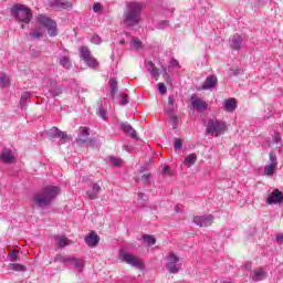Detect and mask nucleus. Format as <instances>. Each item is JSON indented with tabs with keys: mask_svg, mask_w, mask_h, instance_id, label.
I'll return each mask as SVG.
<instances>
[{
	"mask_svg": "<svg viewBox=\"0 0 283 283\" xmlns=\"http://www.w3.org/2000/svg\"><path fill=\"white\" fill-rule=\"evenodd\" d=\"M240 69H231L230 76H238L240 74Z\"/></svg>",
	"mask_w": 283,
	"mask_h": 283,
	"instance_id": "nucleus-49",
	"label": "nucleus"
},
{
	"mask_svg": "<svg viewBox=\"0 0 283 283\" xmlns=\"http://www.w3.org/2000/svg\"><path fill=\"white\" fill-rule=\"evenodd\" d=\"M54 240H55V244H56V247H59V249H65V247H70V244H72V241H70L65 237H55Z\"/></svg>",
	"mask_w": 283,
	"mask_h": 283,
	"instance_id": "nucleus-26",
	"label": "nucleus"
},
{
	"mask_svg": "<svg viewBox=\"0 0 283 283\" xmlns=\"http://www.w3.org/2000/svg\"><path fill=\"white\" fill-rule=\"evenodd\" d=\"M29 36H31V39L39 40L41 36H43V30L34 29L33 32L29 33Z\"/></svg>",
	"mask_w": 283,
	"mask_h": 283,
	"instance_id": "nucleus-36",
	"label": "nucleus"
},
{
	"mask_svg": "<svg viewBox=\"0 0 283 283\" xmlns=\"http://www.w3.org/2000/svg\"><path fill=\"white\" fill-rule=\"evenodd\" d=\"M213 214H208V216H197L193 218L192 222L197 227H211L213 224Z\"/></svg>",
	"mask_w": 283,
	"mask_h": 283,
	"instance_id": "nucleus-10",
	"label": "nucleus"
},
{
	"mask_svg": "<svg viewBox=\"0 0 283 283\" xmlns=\"http://www.w3.org/2000/svg\"><path fill=\"white\" fill-rule=\"evenodd\" d=\"M54 262H61L62 264H69L70 258L63 255V254H56L54 258Z\"/></svg>",
	"mask_w": 283,
	"mask_h": 283,
	"instance_id": "nucleus-35",
	"label": "nucleus"
},
{
	"mask_svg": "<svg viewBox=\"0 0 283 283\" xmlns=\"http://www.w3.org/2000/svg\"><path fill=\"white\" fill-rule=\"evenodd\" d=\"M191 105L195 109H197V112L202 113L205 112V109H207L208 105L207 102H205L201 98H193L191 97Z\"/></svg>",
	"mask_w": 283,
	"mask_h": 283,
	"instance_id": "nucleus-20",
	"label": "nucleus"
},
{
	"mask_svg": "<svg viewBox=\"0 0 283 283\" xmlns=\"http://www.w3.org/2000/svg\"><path fill=\"white\" fill-rule=\"evenodd\" d=\"M129 103V96L125 93L120 94L119 105H127Z\"/></svg>",
	"mask_w": 283,
	"mask_h": 283,
	"instance_id": "nucleus-40",
	"label": "nucleus"
},
{
	"mask_svg": "<svg viewBox=\"0 0 283 283\" xmlns=\"http://www.w3.org/2000/svg\"><path fill=\"white\" fill-rule=\"evenodd\" d=\"M108 84H109L111 98H116V94H118V81H116V77H113L108 81Z\"/></svg>",
	"mask_w": 283,
	"mask_h": 283,
	"instance_id": "nucleus-25",
	"label": "nucleus"
},
{
	"mask_svg": "<svg viewBox=\"0 0 283 283\" xmlns=\"http://www.w3.org/2000/svg\"><path fill=\"white\" fill-rule=\"evenodd\" d=\"M175 211L176 213H180V206H176Z\"/></svg>",
	"mask_w": 283,
	"mask_h": 283,
	"instance_id": "nucleus-56",
	"label": "nucleus"
},
{
	"mask_svg": "<svg viewBox=\"0 0 283 283\" xmlns=\"http://www.w3.org/2000/svg\"><path fill=\"white\" fill-rule=\"evenodd\" d=\"M61 193V189L56 186H45L33 196V202L36 207L43 209L48 207Z\"/></svg>",
	"mask_w": 283,
	"mask_h": 283,
	"instance_id": "nucleus-1",
	"label": "nucleus"
},
{
	"mask_svg": "<svg viewBox=\"0 0 283 283\" xmlns=\"http://www.w3.org/2000/svg\"><path fill=\"white\" fill-rule=\"evenodd\" d=\"M84 242H86L88 247H98V243L101 242V237H98V234L94 232H90L85 237Z\"/></svg>",
	"mask_w": 283,
	"mask_h": 283,
	"instance_id": "nucleus-19",
	"label": "nucleus"
},
{
	"mask_svg": "<svg viewBox=\"0 0 283 283\" xmlns=\"http://www.w3.org/2000/svg\"><path fill=\"white\" fill-rule=\"evenodd\" d=\"M76 143L77 145H81V147H94L96 139H90V129L80 127Z\"/></svg>",
	"mask_w": 283,
	"mask_h": 283,
	"instance_id": "nucleus-7",
	"label": "nucleus"
},
{
	"mask_svg": "<svg viewBox=\"0 0 283 283\" xmlns=\"http://www.w3.org/2000/svg\"><path fill=\"white\" fill-rule=\"evenodd\" d=\"M223 109L230 113H232L234 109H238V101L235 98L226 99L223 103Z\"/></svg>",
	"mask_w": 283,
	"mask_h": 283,
	"instance_id": "nucleus-24",
	"label": "nucleus"
},
{
	"mask_svg": "<svg viewBox=\"0 0 283 283\" xmlns=\"http://www.w3.org/2000/svg\"><path fill=\"white\" fill-rule=\"evenodd\" d=\"M266 205H280V202H283V192L279 189H274L273 192H271L266 199Z\"/></svg>",
	"mask_w": 283,
	"mask_h": 283,
	"instance_id": "nucleus-12",
	"label": "nucleus"
},
{
	"mask_svg": "<svg viewBox=\"0 0 283 283\" xmlns=\"http://www.w3.org/2000/svg\"><path fill=\"white\" fill-rule=\"evenodd\" d=\"M99 193H101V186L98 184H93L92 189L86 191V196L87 198H90V200H96Z\"/></svg>",
	"mask_w": 283,
	"mask_h": 283,
	"instance_id": "nucleus-23",
	"label": "nucleus"
},
{
	"mask_svg": "<svg viewBox=\"0 0 283 283\" xmlns=\"http://www.w3.org/2000/svg\"><path fill=\"white\" fill-rule=\"evenodd\" d=\"M10 85V77L4 73H0V87H8Z\"/></svg>",
	"mask_w": 283,
	"mask_h": 283,
	"instance_id": "nucleus-34",
	"label": "nucleus"
},
{
	"mask_svg": "<svg viewBox=\"0 0 283 283\" xmlns=\"http://www.w3.org/2000/svg\"><path fill=\"white\" fill-rule=\"evenodd\" d=\"M46 134L48 136H50V138H60V142L62 143V145H65V143H67V133L61 132L56 127H52L46 132Z\"/></svg>",
	"mask_w": 283,
	"mask_h": 283,
	"instance_id": "nucleus-11",
	"label": "nucleus"
},
{
	"mask_svg": "<svg viewBox=\"0 0 283 283\" xmlns=\"http://www.w3.org/2000/svg\"><path fill=\"white\" fill-rule=\"evenodd\" d=\"M60 65L65 67V70H70L72 67V62H70V57L63 55L60 57Z\"/></svg>",
	"mask_w": 283,
	"mask_h": 283,
	"instance_id": "nucleus-31",
	"label": "nucleus"
},
{
	"mask_svg": "<svg viewBox=\"0 0 283 283\" xmlns=\"http://www.w3.org/2000/svg\"><path fill=\"white\" fill-rule=\"evenodd\" d=\"M217 85L218 77L216 75H208L203 84L199 87V90H210V92H212V90H216Z\"/></svg>",
	"mask_w": 283,
	"mask_h": 283,
	"instance_id": "nucleus-13",
	"label": "nucleus"
},
{
	"mask_svg": "<svg viewBox=\"0 0 283 283\" xmlns=\"http://www.w3.org/2000/svg\"><path fill=\"white\" fill-rule=\"evenodd\" d=\"M242 35L240 34H234L230 38L229 40V44H230V48L232 50H240V48H242Z\"/></svg>",
	"mask_w": 283,
	"mask_h": 283,
	"instance_id": "nucleus-21",
	"label": "nucleus"
},
{
	"mask_svg": "<svg viewBox=\"0 0 283 283\" xmlns=\"http://www.w3.org/2000/svg\"><path fill=\"white\" fill-rule=\"evenodd\" d=\"M50 8L54 10H70L72 8L71 1H61V0H49Z\"/></svg>",
	"mask_w": 283,
	"mask_h": 283,
	"instance_id": "nucleus-15",
	"label": "nucleus"
},
{
	"mask_svg": "<svg viewBox=\"0 0 283 283\" xmlns=\"http://www.w3.org/2000/svg\"><path fill=\"white\" fill-rule=\"evenodd\" d=\"M168 105L169 106L174 105V96L168 97Z\"/></svg>",
	"mask_w": 283,
	"mask_h": 283,
	"instance_id": "nucleus-54",
	"label": "nucleus"
},
{
	"mask_svg": "<svg viewBox=\"0 0 283 283\" xmlns=\"http://www.w3.org/2000/svg\"><path fill=\"white\" fill-rule=\"evenodd\" d=\"M170 65H174V66L178 65L177 60L176 59L170 60Z\"/></svg>",
	"mask_w": 283,
	"mask_h": 283,
	"instance_id": "nucleus-55",
	"label": "nucleus"
},
{
	"mask_svg": "<svg viewBox=\"0 0 283 283\" xmlns=\"http://www.w3.org/2000/svg\"><path fill=\"white\" fill-rule=\"evenodd\" d=\"M277 167V157L275 154L270 153V164L264 167L265 176H273L275 174V169Z\"/></svg>",
	"mask_w": 283,
	"mask_h": 283,
	"instance_id": "nucleus-14",
	"label": "nucleus"
},
{
	"mask_svg": "<svg viewBox=\"0 0 283 283\" xmlns=\"http://www.w3.org/2000/svg\"><path fill=\"white\" fill-rule=\"evenodd\" d=\"M138 200H143L144 202H147V200H149V198H147V196L143 192L138 193Z\"/></svg>",
	"mask_w": 283,
	"mask_h": 283,
	"instance_id": "nucleus-50",
	"label": "nucleus"
},
{
	"mask_svg": "<svg viewBox=\"0 0 283 283\" xmlns=\"http://www.w3.org/2000/svg\"><path fill=\"white\" fill-rule=\"evenodd\" d=\"M119 43H120V45H124L125 40H120Z\"/></svg>",
	"mask_w": 283,
	"mask_h": 283,
	"instance_id": "nucleus-58",
	"label": "nucleus"
},
{
	"mask_svg": "<svg viewBox=\"0 0 283 283\" xmlns=\"http://www.w3.org/2000/svg\"><path fill=\"white\" fill-rule=\"evenodd\" d=\"M96 114L99 118H103V120H107V102L105 99L97 102Z\"/></svg>",
	"mask_w": 283,
	"mask_h": 283,
	"instance_id": "nucleus-18",
	"label": "nucleus"
},
{
	"mask_svg": "<svg viewBox=\"0 0 283 283\" xmlns=\"http://www.w3.org/2000/svg\"><path fill=\"white\" fill-rule=\"evenodd\" d=\"M161 70L164 71L165 78H169V73H167V66L163 65Z\"/></svg>",
	"mask_w": 283,
	"mask_h": 283,
	"instance_id": "nucleus-52",
	"label": "nucleus"
},
{
	"mask_svg": "<svg viewBox=\"0 0 283 283\" xmlns=\"http://www.w3.org/2000/svg\"><path fill=\"white\" fill-rule=\"evenodd\" d=\"M146 69L148 70V72H150L156 69V65L154 64V62L149 61L146 63Z\"/></svg>",
	"mask_w": 283,
	"mask_h": 283,
	"instance_id": "nucleus-48",
	"label": "nucleus"
},
{
	"mask_svg": "<svg viewBox=\"0 0 283 283\" xmlns=\"http://www.w3.org/2000/svg\"><path fill=\"white\" fill-rule=\"evenodd\" d=\"M127 8L128 10L124 13L123 23L126 28H134L140 23V14L145 4L143 2H130Z\"/></svg>",
	"mask_w": 283,
	"mask_h": 283,
	"instance_id": "nucleus-2",
	"label": "nucleus"
},
{
	"mask_svg": "<svg viewBox=\"0 0 283 283\" xmlns=\"http://www.w3.org/2000/svg\"><path fill=\"white\" fill-rule=\"evenodd\" d=\"M91 41H92V43H95V45H98V44H101V36L93 35Z\"/></svg>",
	"mask_w": 283,
	"mask_h": 283,
	"instance_id": "nucleus-47",
	"label": "nucleus"
},
{
	"mask_svg": "<svg viewBox=\"0 0 283 283\" xmlns=\"http://www.w3.org/2000/svg\"><path fill=\"white\" fill-rule=\"evenodd\" d=\"M93 11L96 13H101L103 12V4H101V2H96L93 4Z\"/></svg>",
	"mask_w": 283,
	"mask_h": 283,
	"instance_id": "nucleus-44",
	"label": "nucleus"
},
{
	"mask_svg": "<svg viewBox=\"0 0 283 283\" xmlns=\"http://www.w3.org/2000/svg\"><path fill=\"white\" fill-rule=\"evenodd\" d=\"M96 147H101V144H97Z\"/></svg>",
	"mask_w": 283,
	"mask_h": 283,
	"instance_id": "nucleus-61",
	"label": "nucleus"
},
{
	"mask_svg": "<svg viewBox=\"0 0 283 283\" xmlns=\"http://www.w3.org/2000/svg\"><path fill=\"white\" fill-rule=\"evenodd\" d=\"M119 260L126 264H129L130 266H134L138 271L145 270V262H143V260H140L138 256L130 254L125 250L119 251Z\"/></svg>",
	"mask_w": 283,
	"mask_h": 283,
	"instance_id": "nucleus-4",
	"label": "nucleus"
},
{
	"mask_svg": "<svg viewBox=\"0 0 283 283\" xmlns=\"http://www.w3.org/2000/svg\"><path fill=\"white\" fill-rule=\"evenodd\" d=\"M9 270L17 271L18 273H21V272L28 271V268L20 263H11V264H9Z\"/></svg>",
	"mask_w": 283,
	"mask_h": 283,
	"instance_id": "nucleus-29",
	"label": "nucleus"
},
{
	"mask_svg": "<svg viewBox=\"0 0 283 283\" xmlns=\"http://www.w3.org/2000/svg\"><path fill=\"white\" fill-rule=\"evenodd\" d=\"M38 23L48 30L49 36H56V34H59L56 29V21L52 20V18L40 14L38 17Z\"/></svg>",
	"mask_w": 283,
	"mask_h": 283,
	"instance_id": "nucleus-6",
	"label": "nucleus"
},
{
	"mask_svg": "<svg viewBox=\"0 0 283 283\" xmlns=\"http://www.w3.org/2000/svg\"><path fill=\"white\" fill-rule=\"evenodd\" d=\"M69 264H71V266H74V269H76L78 273H83L85 269V261L76 256H70Z\"/></svg>",
	"mask_w": 283,
	"mask_h": 283,
	"instance_id": "nucleus-17",
	"label": "nucleus"
},
{
	"mask_svg": "<svg viewBox=\"0 0 283 283\" xmlns=\"http://www.w3.org/2000/svg\"><path fill=\"white\" fill-rule=\"evenodd\" d=\"M19 255V251L17 250H12L9 254H8V260L9 262H17V256Z\"/></svg>",
	"mask_w": 283,
	"mask_h": 283,
	"instance_id": "nucleus-38",
	"label": "nucleus"
},
{
	"mask_svg": "<svg viewBox=\"0 0 283 283\" xmlns=\"http://www.w3.org/2000/svg\"><path fill=\"white\" fill-rule=\"evenodd\" d=\"M227 132V123L219 119H209L206 128V134L210 136H222Z\"/></svg>",
	"mask_w": 283,
	"mask_h": 283,
	"instance_id": "nucleus-5",
	"label": "nucleus"
},
{
	"mask_svg": "<svg viewBox=\"0 0 283 283\" xmlns=\"http://www.w3.org/2000/svg\"><path fill=\"white\" fill-rule=\"evenodd\" d=\"M11 14L20 21V23H30L32 21V12L23 4H15L11 9Z\"/></svg>",
	"mask_w": 283,
	"mask_h": 283,
	"instance_id": "nucleus-3",
	"label": "nucleus"
},
{
	"mask_svg": "<svg viewBox=\"0 0 283 283\" xmlns=\"http://www.w3.org/2000/svg\"><path fill=\"white\" fill-rule=\"evenodd\" d=\"M166 260V269L169 273L176 274L180 272V258H178V255H176L174 252H169Z\"/></svg>",
	"mask_w": 283,
	"mask_h": 283,
	"instance_id": "nucleus-8",
	"label": "nucleus"
},
{
	"mask_svg": "<svg viewBox=\"0 0 283 283\" xmlns=\"http://www.w3.org/2000/svg\"><path fill=\"white\" fill-rule=\"evenodd\" d=\"M167 171H169V166L164 167V172L167 174Z\"/></svg>",
	"mask_w": 283,
	"mask_h": 283,
	"instance_id": "nucleus-57",
	"label": "nucleus"
},
{
	"mask_svg": "<svg viewBox=\"0 0 283 283\" xmlns=\"http://www.w3.org/2000/svg\"><path fill=\"white\" fill-rule=\"evenodd\" d=\"M109 163L111 165H113V167H120V165L123 164V159L118 157H111Z\"/></svg>",
	"mask_w": 283,
	"mask_h": 283,
	"instance_id": "nucleus-37",
	"label": "nucleus"
},
{
	"mask_svg": "<svg viewBox=\"0 0 283 283\" xmlns=\"http://www.w3.org/2000/svg\"><path fill=\"white\" fill-rule=\"evenodd\" d=\"M120 130L126 134V136H129L134 140H138V133H136V129H134L133 126H130L129 123H122L120 124Z\"/></svg>",
	"mask_w": 283,
	"mask_h": 283,
	"instance_id": "nucleus-16",
	"label": "nucleus"
},
{
	"mask_svg": "<svg viewBox=\"0 0 283 283\" xmlns=\"http://www.w3.org/2000/svg\"><path fill=\"white\" fill-rule=\"evenodd\" d=\"M30 96H32V94H30V92L22 93L21 98H20V105H21L22 109H23L24 105H28V103H30Z\"/></svg>",
	"mask_w": 283,
	"mask_h": 283,
	"instance_id": "nucleus-32",
	"label": "nucleus"
},
{
	"mask_svg": "<svg viewBox=\"0 0 283 283\" xmlns=\"http://www.w3.org/2000/svg\"><path fill=\"white\" fill-rule=\"evenodd\" d=\"M140 171H142V172L145 171V167H142V168H140Z\"/></svg>",
	"mask_w": 283,
	"mask_h": 283,
	"instance_id": "nucleus-60",
	"label": "nucleus"
},
{
	"mask_svg": "<svg viewBox=\"0 0 283 283\" xmlns=\"http://www.w3.org/2000/svg\"><path fill=\"white\" fill-rule=\"evenodd\" d=\"M276 242L277 244H283V233L276 235Z\"/></svg>",
	"mask_w": 283,
	"mask_h": 283,
	"instance_id": "nucleus-51",
	"label": "nucleus"
},
{
	"mask_svg": "<svg viewBox=\"0 0 283 283\" xmlns=\"http://www.w3.org/2000/svg\"><path fill=\"white\" fill-rule=\"evenodd\" d=\"M157 87H158V92H159V94H161V96H165V94H167V86L165 85V83H158Z\"/></svg>",
	"mask_w": 283,
	"mask_h": 283,
	"instance_id": "nucleus-39",
	"label": "nucleus"
},
{
	"mask_svg": "<svg viewBox=\"0 0 283 283\" xmlns=\"http://www.w3.org/2000/svg\"><path fill=\"white\" fill-rule=\"evenodd\" d=\"M142 180L145 185H151V175L150 174L143 175Z\"/></svg>",
	"mask_w": 283,
	"mask_h": 283,
	"instance_id": "nucleus-43",
	"label": "nucleus"
},
{
	"mask_svg": "<svg viewBox=\"0 0 283 283\" xmlns=\"http://www.w3.org/2000/svg\"><path fill=\"white\" fill-rule=\"evenodd\" d=\"M143 241L148 244V247H154L156 244V238L151 234H144Z\"/></svg>",
	"mask_w": 283,
	"mask_h": 283,
	"instance_id": "nucleus-33",
	"label": "nucleus"
},
{
	"mask_svg": "<svg viewBox=\"0 0 283 283\" xmlns=\"http://www.w3.org/2000/svg\"><path fill=\"white\" fill-rule=\"evenodd\" d=\"M166 112H167V114H168V116H169V118H170V120H171V123H172L174 129H176V127H178V116H176V115L174 114V109H171V108H169V109L166 111Z\"/></svg>",
	"mask_w": 283,
	"mask_h": 283,
	"instance_id": "nucleus-30",
	"label": "nucleus"
},
{
	"mask_svg": "<svg viewBox=\"0 0 283 283\" xmlns=\"http://www.w3.org/2000/svg\"><path fill=\"white\" fill-rule=\"evenodd\" d=\"M274 140H275V143H282V136H280V134H276L274 136Z\"/></svg>",
	"mask_w": 283,
	"mask_h": 283,
	"instance_id": "nucleus-53",
	"label": "nucleus"
},
{
	"mask_svg": "<svg viewBox=\"0 0 283 283\" xmlns=\"http://www.w3.org/2000/svg\"><path fill=\"white\" fill-rule=\"evenodd\" d=\"M0 158L4 163H9V164H11L14 160V156H12V150L10 149L3 150Z\"/></svg>",
	"mask_w": 283,
	"mask_h": 283,
	"instance_id": "nucleus-27",
	"label": "nucleus"
},
{
	"mask_svg": "<svg viewBox=\"0 0 283 283\" xmlns=\"http://www.w3.org/2000/svg\"><path fill=\"white\" fill-rule=\"evenodd\" d=\"M21 28H22V30H24L25 29V24H22Z\"/></svg>",
	"mask_w": 283,
	"mask_h": 283,
	"instance_id": "nucleus-59",
	"label": "nucleus"
},
{
	"mask_svg": "<svg viewBox=\"0 0 283 283\" xmlns=\"http://www.w3.org/2000/svg\"><path fill=\"white\" fill-rule=\"evenodd\" d=\"M158 30H165V28H169V20H161L158 25Z\"/></svg>",
	"mask_w": 283,
	"mask_h": 283,
	"instance_id": "nucleus-42",
	"label": "nucleus"
},
{
	"mask_svg": "<svg viewBox=\"0 0 283 283\" xmlns=\"http://www.w3.org/2000/svg\"><path fill=\"white\" fill-rule=\"evenodd\" d=\"M132 45L136 50H140V45H143V42L138 38H133Z\"/></svg>",
	"mask_w": 283,
	"mask_h": 283,
	"instance_id": "nucleus-41",
	"label": "nucleus"
},
{
	"mask_svg": "<svg viewBox=\"0 0 283 283\" xmlns=\"http://www.w3.org/2000/svg\"><path fill=\"white\" fill-rule=\"evenodd\" d=\"M150 75L153 78H155V81H158L159 76H160V72L158 71V69H153L151 71H149Z\"/></svg>",
	"mask_w": 283,
	"mask_h": 283,
	"instance_id": "nucleus-45",
	"label": "nucleus"
},
{
	"mask_svg": "<svg viewBox=\"0 0 283 283\" xmlns=\"http://www.w3.org/2000/svg\"><path fill=\"white\" fill-rule=\"evenodd\" d=\"M174 147H175L176 151H178V149H182V140L175 139Z\"/></svg>",
	"mask_w": 283,
	"mask_h": 283,
	"instance_id": "nucleus-46",
	"label": "nucleus"
},
{
	"mask_svg": "<svg viewBox=\"0 0 283 283\" xmlns=\"http://www.w3.org/2000/svg\"><path fill=\"white\" fill-rule=\"evenodd\" d=\"M265 277L266 272L262 268L254 270L251 274V279L253 282H262V280H265Z\"/></svg>",
	"mask_w": 283,
	"mask_h": 283,
	"instance_id": "nucleus-22",
	"label": "nucleus"
},
{
	"mask_svg": "<svg viewBox=\"0 0 283 283\" xmlns=\"http://www.w3.org/2000/svg\"><path fill=\"white\" fill-rule=\"evenodd\" d=\"M196 160H198V156L196 154H190L185 158L184 165H186V167H191L196 165Z\"/></svg>",
	"mask_w": 283,
	"mask_h": 283,
	"instance_id": "nucleus-28",
	"label": "nucleus"
},
{
	"mask_svg": "<svg viewBox=\"0 0 283 283\" xmlns=\"http://www.w3.org/2000/svg\"><path fill=\"white\" fill-rule=\"evenodd\" d=\"M80 59L86 63L88 67H97L98 61L92 56V51L87 46L80 48Z\"/></svg>",
	"mask_w": 283,
	"mask_h": 283,
	"instance_id": "nucleus-9",
	"label": "nucleus"
}]
</instances>
